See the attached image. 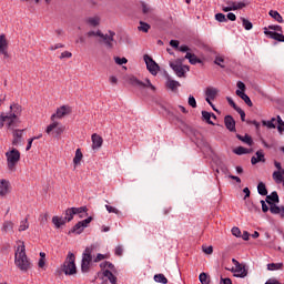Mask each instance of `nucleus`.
<instances>
[{
	"instance_id": "1",
	"label": "nucleus",
	"mask_w": 284,
	"mask_h": 284,
	"mask_svg": "<svg viewBox=\"0 0 284 284\" xmlns=\"http://www.w3.org/2000/svg\"><path fill=\"white\" fill-rule=\"evenodd\" d=\"M11 112L8 114L0 115V128H3V124L7 123L8 130H14V128H19V116H21L22 108L20 104L13 103L10 105Z\"/></svg>"
},
{
	"instance_id": "2",
	"label": "nucleus",
	"mask_w": 284,
	"mask_h": 284,
	"mask_svg": "<svg viewBox=\"0 0 284 284\" xmlns=\"http://www.w3.org/2000/svg\"><path fill=\"white\" fill-rule=\"evenodd\" d=\"M14 265L20 270V272H28V270H32V263H30V258L26 254V244L20 242L14 253Z\"/></svg>"
},
{
	"instance_id": "3",
	"label": "nucleus",
	"mask_w": 284,
	"mask_h": 284,
	"mask_svg": "<svg viewBox=\"0 0 284 284\" xmlns=\"http://www.w3.org/2000/svg\"><path fill=\"white\" fill-rule=\"evenodd\" d=\"M61 272H63L65 276H74V274H77V256H74V253H68L63 264L61 265Z\"/></svg>"
},
{
	"instance_id": "4",
	"label": "nucleus",
	"mask_w": 284,
	"mask_h": 284,
	"mask_svg": "<svg viewBox=\"0 0 284 284\" xmlns=\"http://www.w3.org/2000/svg\"><path fill=\"white\" fill-rule=\"evenodd\" d=\"M94 252V245L88 246L82 253L81 272L88 274L90 272V265H92V253Z\"/></svg>"
},
{
	"instance_id": "5",
	"label": "nucleus",
	"mask_w": 284,
	"mask_h": 284,
	"mask_svg": "<svg viewBox=\"0 0 284 284\" xmlns=\"http://www.w3.org/2000/svg\"><path fill=\"white\" fill-rule=\"evenodd\" d=\"M146 70L152 74L153 77H156L159 74V70H161V67H159V63L152 59L149 54L143 55Z\"/></svg>"
},
{
	"instance_id": "6",
	"label": "nucleus",
	"mask_w": 284,
	"mask_h": 284,
	"mask_svg": "<svg viewBox=\"0 0 284 284\" xmlns=\"http://www.w3.org/2000/svg\"><path fill=\"white\" fill-rule=\"evenodd\" d=\"M92 216L87 217L85 220H82L80 222H78L69 232V234H83V230H85V227H88V225H90V223H92Z\"/></svg>"
},
{
	"instance_id": "7",
	"label": "nucleus",
	"mask_w": 284,
	"mask_h": 284,
	"mask_svg": "<svg viewBox=\"0 0 284 284\" xmlns=\"http://www.w3.org/2000/svg\"><path fill=\"white\" fill-rule=\"evenodd\" d=\"M6 156L9 168H14V165H17V163H19L21 159V153L19 152V150L12 149L11 151L6 153Z\"/></svg>"
},
{
	"instance_id": "8",
	"label": "nucleus",
	"mask_w": 284,
	"mask_h": 284,
	"mask_svg": "<svg viewBox=\"0 0 284 284\" xmlns=\"http://www.w3.org/2000/svg\"><path fill=\"white\" fill-rule=\"evenodd\" d=\"M130 83L131 85H135L136 88H150L152 92H156V87L152 84L150 79H145V82L139 80L136 77H131L130 78Z\"/></svg>"
},
{
	"instance_id": "9",
	"label": "nucleus",
	"mask_w": 284,
	"mask_h": 284,
	"mask_svg": "<svg viewBox=\"0 0 284 284\" xmlns=\"http://www.w3.org/2000/svg\"><path fill=\"white\" fill-rule=\"evenodd\" d=\"M170 68L175 72L176 77L182 79V77H185V72H190L189 65H182L181 62H171Z\"/></svg>"
},
{
	"instance_id": "10",
	"label": "nucleus",
	"mask_w": 284,
	"mask_h": 284,
	"mask_svg": "<svg viewBox=\"0 0 284 284\" xmlns=\"http://www.w3.org/2000/svg\"><path fill=\"white\" fill-rule=\"evenodd\" d=\"M45 132L49 135L53 134V136H61L63 126H59V122H53L47 126Z\"/></svg>"
},
{
	"instance_id": "11",
	"label": "nucleus",
	"mask_w": 284,
	"mask_h": 284,
	"mask_svg": "<svg viewBox=\"0 0 284 284\" xmlns=\"http://www.w3.org/2000/svg\"><path fill=\"white\" fill-rule=\"evenodd\" d=\"M263 30H264V34L266 37H268V39H273L274 41L284 43V34L283 33H278L276 31H270V30H267V27H265Z\"/></svg>"
},
{
	"instance_id": "12",
	"label": "nucleus",
	"mask_w": 284,
	"mask_h": 284,
	"mask_svg": "<svg viewBox=\"0 0 284 284\" xmlns=\"http://www.w3.org/2000/svg\"><path fill=\"white\" fill-rule=\"evenodd\" d=\"M10 194V181L0 179V199H4Z\"/></svg>"
},
{
	"instance_id": "13",
	"label": "nucleus",
	"mask_w": 284,
	"mask_h": 284,
	"mask_svg": "<svg viewBox=\"0 0 284 284\" xmlns=\"http://www.w3.org/2000/svg\"><path fill=\"white\" fill-rule=\"evenodd\" d=\"M70 112H72V110L70 109V106H65V105H62L61 108H59L57 110L55 113H53L51 115V121H54V119H63V116H65L67 114H70Z\"/></svg>"
},
{
	"instance_id": "14",
	"label": "nucleus",
	"mask_w": 284,
	"mask_h": 284,
	"mask_svg": "<svg viewBox=\"0 0 284 284\" xmlns=\"http://www.w3.org/2000/svg\"><path fill=\"white\" fill-rule=\"evenodd\" d=\"M232 272L235 278H245V276H247V268H245L243 264H239L235 268H232Z\"/></svg>"
},
{
	"instance_id": "15",
	"label": "nucleus",
	"mask_w": 284,
	"mask_h": 284,
	"mask_svg": "<svg viewBox=\"0 0 284 284\" xmlns=\"http://www.w3.org/2000/svg\"><path fill=\"white\" fill-rule=\"evenodd\" d=\"M224 124H225L226 130H229V132L236 131V121L234 120V118L232 115H226L224 118Z\"/></svg>"
},
{
	"instance_id": "16",
	"label": "nucleus",
	"mask_w": 284,
	"mask_h": 284,
	"mask_svg": "<svg viewBox=\"0 0 284 284\" xmlns=\"http://www.w3.org/2000/svg\"><path fill=\"white\" fill-rule=\"evenodd\" d=\"M115 34L116 33L114 31H109V34H104V37H102L105 47L109 48L110 50L114 48V44H112V42L114 41Z\"/></svg>"
},
{
	"instance_id": "17",
	"label": "nucleus",
	"mask_w": 284,
	"mask_h": 284,
	"mask_svg": "<svg viewBox=\"0 0 284 284\" xmlns=\"http://www.w3.org/2000/svg\"><path fill=\"white\" fill-rule=\"evenodd\" d=\"M91 141H92V149L93 150H99V148H101V145H103V138H101V135L93 133L91 135Z\"/></svg>"
},
{
	"instance_id": "18",
	"label": "nucleus",
	"mask_w": 284,
	"mask_h": 284,
	"mask_svg": "<svg viewBox=\"0 0 284 284\" xmlns=\"http://www.w3.org/2000/svg\"><path fill=\"white\" fill-rule=\"evenodd\" d=\"M256 156H252L251 163L252 165H256V163H265V153L263 150L256 151Z\"/></svg>"
},
{
	"instance_id": "19",
	"label": "nucleus",
	"mask_w": 284,
	"mask_h": 284,
	"mask_svg": "<svg viewBox=\"0 0 284 284\" xmlns=\"http://www.w3.org/2000/svg\"><path fill=\"white\" fill-rule=\"evenodd\" d=\"M266 203L267 205L272 206L276 203L281 202V199L278 197V193L276 191H273L270 195H266Z\"/></svg>"
},
{
	"instance_id": "20",
	"label": "nucleus",
	"mask_w": 284,
	"mask_h": 284,
	"mask_svg": "<svg viewBox=\"0 0 284 284\" xmlns=\"http://www.w3.org/2000/svg\"><path fill=\"white\" fill-rule=\"evenodd\" d=\"M235 94L237 97H240V99H242V101H244V103H246V105H248V108H252L254 105V103H252V99H250V95L246 94L245 92H243L241 90H236Z\"/></svg>"
},
{
	"instance_id": "21",
	"label": "nucleus",
	"mask_w": 284,
	"mask_h": 284,
	"mask_svg": "<svg viewBox=\"0 0 284 284\" xmlns=\"http://www.w3.org/2000/svg\"><path fill=\"white\" fill-rule=\"evenodd\" d=\"M0 53L8 57V40H6V36H0Z\"/></svg>"
},
{
	"instance_id": "22",
	"label": "nucleus",
	"mask_w": 284,
	"mask_h": 284,
	"mask_svg": "<svg viewBox=\"0 0 284 284\" xmlns=\"http://www.w3.org/2000/svg\"><path fill=\"white\" fill-rule=\"evenodd\" d=\"M184 59H187L189 63H191V65H196V63H203V61L201 59H199V57H196V54L191 53V52H186Z\"/></svg>"
},
{
	"instance_id": "23",
	"label": "nucleus",
	"mask_w": 284,
	"mask_h": 284,
	"mask_svg": "<svg viewBox=\"0 0 284 284\" xmlns=\"http://www.w3.org/2000/svg\"><path fill=\"white\" fill-rule=\"evenodd\" d=\"M271 214H280L281 219H284V206H278L276 204H271L270 206Z\"/></svg>"
},
{
	"instance_id": "24",
	"label": "nucleus",
	"mask_w": 284,
	"mask_h": 284,
	"mask_svg": "<svg viewBox=\"0 0 284 284\" xmlns=\"http://www.w3.org/2000/svg\"><path fill=\"white\" fill-rule=\"evenodd\" d=\"M21 139H23V130H13L12 145H19V143H21Z\"/></svg>"
},
{
	"instance_id": "25",
	"label": "nucleus",
	"mask_w": 284,
	"mask_h": 284,
	"mask_svg": "<svg viewBox=\"0 0 284 284\" xmlns=\"http://www.w3.org/2000/svg\"><path fill=\"white\" fill-rule=\"evenodd\" d=\"M236 139H239V141H242V143H245L246 145H254V140H252V136H250V134H245V135H241V134H236Z\"/></svg>"
},
{
	"instance_id": "26",
	"label": "nucleus",
	"mask_w": 284,
	"mask_h": 284,
	"mask_svg": "<svg viewBox=\"0 0 284 284\" xmlns=\"http://www.w3.org/2000/svg\"><path fill=\"white\" fill-rule=\"evenodd\" d=\"M205 94L206 99L214 101V99H216V94H219V90H216V88L209 87L206 88Z\"/></svg>"
},
{
	"instance_id": "27",
	"label": "nucleus",
	"mask_w": 284,
	"mask_h": 284,
	"mask_svg": "<svg viewBox=\"0 0 284 284\" xmlns=\"http://www.w3.org/2000/svg\"><path fill=\"white\" fill-rule=\"evenodd\" d=\"M85 23H88V26H91V28H97V26H99L101 23V18L89 17L85 19Z\"/></svg>"
},
{
	"instance_id": "28",
	"label": "nucleus",
	"mask_w": 284,
	"mask_h": 284,
	"mask_svg": "<svg viewBox=\"0 0 284 284\" xmlns=\"http://www.w3.org/2000/svg\"><path fill=\"white\" fill-rule=\"evenodd\" d=\"M102 274L110 281L111 284H116V277L110 270H104Z\"/></svg>"
},
{
	"instance_id": "29",
	"label": "nucleus",
	"mask_w": 284,
	"mask_h": 284,
	"mask_svg": "<svg viewBox=\"0 0 284 284\" xmlns=\"http://www.w3.org/2000/svg\"><path fill=\"white\" fill-rule=\"evenodd\" d=\"M83 159V153L81 152V149L75 150V155L73 158V164L81 165V160Z\"/></svg>"
},
{
	"instance_id": "30",
	"label": "nucleus",
	"mask_w": 284,
	"mask_h": 284,
	"mask_svg": "<svg viewBox=\"0 0 284 284\" xmlns=\"http://www.w3.org/2000/svg\"><path fill=\"white\" fill-rule=\"evenodd\" d=\"M52 223H53V225H55L57 230H59V227H61V225H65V220H64V217H59L55 215L52 217Z\"/></svg>"
},
{
	"instance_id": "31",
	"label": "nucleus",
	"mask_w": 284,
	"mask_h": 284,
	"mask_svg": "<svg viewBox=\"0 0 284 284\" xmlns=\"http://www.w3.org/2000/svg\"><path fill=\"white\" fill-rule=\"evenodd\" d=\"M270 17H272V19H275L277 21V23H283V16H281V13H278V11L276 10H271L268 12Z\"/></svg>"
},
{
	"instance_id": "32",
	"label": "nucleus",
	"mask_w": 284,
	"mask_h": 284,
	"mask_svg": "<svg viewBox=\"0 0 284 284\" xmlns=\"http://www.w3.org/2000/svg\"><path fill=\"white\" fill-rule=\"evenodd\" d=\"M166 87L170 90H172V92H174V90H176V88H181V82L169 79L168 82H166Z\"/></svg>"
},
{
	"instance_id": "33",
	"label": "nucleus",
	"mask_w": 284,
	"mask_h": 284,
	"mask_svg": "<svg viewBox=\"0 0 284 284\" xmlns=\"http://www.w3.org/2000/svg\"><path fill=\"white\" fill-rule=\"evenodd\" d=\"M257 192L261 196H267V186H265V183L260 182L257 184Z\"/></svg>"
},
{
	"instance_id": "34",
	"label": "nucleus",
	"mask_w": 284,
	"mask_h": 284,
	"mask_svg": "<svg viewBox=\"0 0 284 284\" xmlns=\"http://www.w3.org/2000/svg\"><path fill=\"white\" fill-rule=\"evenodd\" d=\"M202 119L203 121H206L209 125H214V122L212 121V113L207 111H202Z\"/></svg>"
},
{
	"instance_id": "35",
	"label": "nucleus",
	"mask_w": 284,
	"mask_h": 284,
	"mask_svg": "<svg viewBox=\"0 0 284 284\" xmlns=\"http://www.w3.org/2000/svg\"><path fill=\"white\" fill-rule=\"evenodd\" d=\"M74 211L72 207L70 209H67L65 210V216H64V220H65V223H70V221H72V219H74Z\"/></svg>"
},
{
	"instance_id": "36",
	"label": "nucleus",
	"mask_w": 284,
	"mask_h": 284,
	"mask_svg": "<svg viewBox=\"0 0 284 284\" xmlns=\"http://www.w3.org/2000/svg\"><path fill=\"white\" fill-rule=\"evenodd\" d=\"M14 227V224L10 221H6L2 225V232L8 234V232H12V229Z\"/></svg>"
},
{
	"instance_id": "37",
	"label": "nucleus",
	"mask_w": 284,
	"mask_h": 284,
	"mask_svg": "<svg viewBox=\"0 0 284 284\" xmlns=\"http://www.w3.org/2000/svg\"><path fill=\"white\" fill-rule=\"evenodd\" d=\"M234 154H237V156H242V154H250V149H245L244 146H237L233 150Z\"/></svg>"
},
{
	"instance_id": "38",
	"label": "nucleus",
	"mask_w": 284,
	"mask_h": 284,
	"mask_svg": "<svg viewBox=\"0 0 284 284\" xmlns=\"http://www.w3.org/2000/svg\"><path fill=\"white\" fill-rule=\"evenodd\" d=\"M154 281L155 283L168 284V277H165V275L161 273L154 275Z\"/></svg>"
},
{
	"instance_id": "39",
	"label": "nucleus",
	"mask_w": 284,
	"mask_h": 284,
	"mask_svg": "<svg viewBox=\"0 0 284 284\" xmlns=\"http://www.w3.org/2000/svg\"><path fill=\"white\" fill-rule=\"evenodd\" d=\"M283 267V263H270L267 264V270L270 272H276V270H281Z\"/></svg>"
},
{
	"instance_id": "40",
	"label": "nucleus",
	"mask_w": 284,
	"mask_h": 284,
	"mask_svg": "<svg viewBox=\"0 0 284 284\" xmlns=\"http://www.w3.org/2000/svg\"><path fill=\"white\" fill-rule=\"evenodd\" d=\"M273 180L275 181V183H283V173H281V171H274Z\"/></svg>"
},
{
	"instance_id": "41",
	"label": "nucleus",
	"mask_w": 284,
	"mask_h": 284,
	"mask_svg": "<svg viewBox=\"0 0 284 284\" xmlns=\"http://www.w3.org/2000/svg\"><path fill=\"white\" fill-rule=\"evenodd\" d=\"M242 20V26L244 29L246 30H252V28H254V24H252V22L245 18H241Z\"/></svg>"
},
{
	"instance_id": "42",
	"label": "nucleus",
	"mask_w": 284,
	"mask_h": 284,
	"mask_svg": "<svg viewBox=\"0 0 284 284\" xmlns=\"http://www.w3.org/2000/svg\"><path fill=\"white\" fill-rule=\"evenodd\" d=\"M30 227V223H28V219H24L20 222L19 232H26Z\"/></svg>"
},
{
	"instance_id": "43",
	"label": "nucleus",
	"mask_w": 284,
	"mask_h": 284,
	"mask_svg": "<svg viewBox=\"0 0 284 284\" xmlns=\"http://www.w3.org/2000/svg\"><path fill=\"white\" fill-rule=\"evenodd\" d=\"M138 30H140V32H150V24L140 21V27H138Z\"/></svg>"
},
{
	"instance_id": "44",
	"label": "nucleus",
	"mask_w": 284,
	"mask_h": 284,
	"mask_svg": "<svg viewBox=\"0 0 284 284\" xmlns=\"http://www.w3.org/2000/svg\"><path fill=\"white\" fill-rule=\"evenodd\" d=\"M247 4L245 2H234L233 8L226 10H243Z\"/></svg>"
},
{
	"instance_id": "45",
	"label": "nucleus",
	"mask_w": 284,
	"mask_h": 284,
	"mask_svg": "<svg viewBox=\"0 0 284 284\" xmlns=\"http://www.w3.org/2000/svg\"><path fill=\"white\" fill-rule=\"evenodd\" d=\"M199 278H200V283L210 284V276H207L206 273H201Z\"/></svg>"
},
{
	"instance_id": "46",
	"label": "nucleus",
	"mask_w": 284,
	"mask_h": 284,
	"mask_svg": "<svg viewBox=\"0 0 284 284\" xmlns=\"http://www.w3.org/2000/svg\"><path fill=\"white\" fill-rule=\"evenodd\" d=\"M267 30H273V32H283V27L278 26V24H270L268 27H266Z\"/></svg>"
},
{
	"instance_id": "47",
	"label": "nucleus",
	"mask_w": 284,
	"mask_h": 284,
	"mask_svg": "<svg viewBox=\"0 0 284 284\" xmlns=\"http://www.w3.org/2000/svg\"><path fill=\"white\" fill-rule=\"evenodd\" d=\"M214 63L215 65H219L220 68H225V59H223V57H215V60H214Z\"/></svg>"
},
{
	"instance_id": "48",
	"label": "nucleus",
	"mask_w": 284,
	"mask_h": 284,
	"mask_svg": "<svg viewBox=\"0 0 284 284\" xmlns=\"http://www.w3.org/2000/svg\"><path fill=\"white\" fill-rule=\"evenodd\" d=\"M100 267H101V270H105L106 267H108V270H114V264L105 261L100 264Z\"/></svg>"
},
{
	"instance_id": "49",
	"label": "nucleus",
	"mask_w": 284,
	"mask_h": 284,
	"mask_svg": "<svg viewBox=\"0 0 284 284\" xmlns=\"http://www.w3.org/2000/svg\"><path fill=\"white\" fill-rule=\"evenodd\" d=\"M215 19L219 21V23H227V18L223 13H216Z\"/></svg>"
},
{
	"instance_id": "50",
	"label": "nucleus",
	"mask_w": 284,
	"mask_h": 284,
	"mask_svg": "<svg viewBox=\"0 0 284 284\" xmlns=\"http://www.w3.org/2000/svg\"><path fill=\"white\" fill-rule=\"evenodd\" d=\"M226 101H227L229 105H231V108H233V110H235V112L241 109V106L236 105V102H234V100H232V98L227 97Z\"/></svg>"
},
{
	"instance_id": "51",
	"label": "nucleus",
	"mask_w": 284,
	"mask_h": 284,
	"mask_svg": "<svg viewBox=\"0 0 284 284\" xmlns=\"http://www.w3.org/2000/svg\"><path fill=\"white\" fill-rule=\"evenodd\" d=\"M74 214H83L84 212H88V206H80V207H72Z\"/></svg>"
},
{
	"instance_id": "52",
	"label": "nucleus",
	"mask_w": 284,
	"mask_h": 284,
	"mask_svg": "<svg viewBox=\"0 0 284 284\" xmlns=\"http://www.w3.org/2000/svg\"><path fill=\"white\" fill-rule=\"evenodd\" d=\"M276 121L275 118H272L271 121H263V125H266V128L274 129L276 128V124L274 123Z\"/></svg>"
},
{
	"instance_id": "53",
	"label": "nucleus",
	"mask_w": 284,
	"mask_h": 284,
	"mask_svg": "<svg viewBox=\"0 0 284 284\" xmlns=\"http://www.w3.org/2000/svg\"><path fill=\"white\" fill-rule=\"evenodd\" d=\"M105 210L109 212V214H120L119 210L114 206L105 205Z\"/></svg>"
},
{
	"instance_id": "54",
	"label": "nucleus",
	"mask_w": 284,
	"mask_h": 284,
	"mask_svg": "<svg viewBox=\"0 0 284 284\" xmlns=\"http://www.w3.org/2000/svg\"><path fill=\"white\" fill-rule=\"evenodd\" d=\"M114 61L118 65H125L128 63V60L125 58L115 57Z\"/></svg>"
},
{
	"instance_id": "55",
	"label": "nucleus",
	"mask_w": 284,
	"mask_h": 284,
	"mask_svg": "<svg viewBox=\"0 0 284 284\" xmlns=\"http://www.w3.org/2000/svg\"><path fill=\"white\" fill-rule=\"evenodd\" d=\"M226 6L227 7H222L223 12H232V10H230V8H234V1H227Z\"/></svg>"
},
{
	"instance_id": "56",
	"label": "nucleus",
	"mask_w": 284,
	"mask_h": 284,
	"mask_svg": "<svg viewBox=\"0 0 284 284\" xmlns=\"http://www.w3.org/2000/svg\"><path fill=\"white\" fill-rule=\"evenodd\" d=\"M277 123H278V126H277L278 132H284V122H283V119L280 118V115H277Z\"/></svg>"
},
{
	"instance_id": "57",
	"label": "nucleus",
	"mask_w": 284,
	"mask_h": 284,
	"mask_svg": "<svg viewBox=\"0 0 284 284\" xmlns=\"http://www.w3.org/2000/svg\"><path fill=\"white\" fill-rule=\"evenodd\" d=\"M233 236H236V239H241V229L234 226L232 230H231Z\"/></svg>"
},
{
	"instance_id": "58",
	"label": "nucleus",
	"mask_w": 284,
	"mask_h": 284,
	"mask_svg": "<svg viewBox=\"0 0 284 284\" xmlns=\"http://www.w3.org/2000/svg\"><path fill=\"white\" fill-rule=\"evenodd\" d=\"M189 105L191 108H196V99L194 98V95H189Z\"/></svg>"
},
{
	"instance_id": "59",
	"label": "nucleus",
	"mask_w": 284,
	"mask_h": 284,
	"mask_svg": "<svg viewBox=\"0 0 284 284\" xmlns=\"http://www.w3.org/2000/svg\"><path fill=\"white\" fill-rule=\"evenodd\" d=\"M60 59H72V52L63 51L60 55Z\"/></svg>"
},
{
	"instance_id": "60",
	"label": "nucleus",
	"mask_w": 284,
	"mask_h": 284,
	"mask_svg": "<svg viewBox=\"0 0 284 284\" xmlns=\"http://www.w3.org/2000/svg\"><path fill=\"white\" fill-rule=\"evenodd\" d=\"M115 256H123V246L118 245L114 252Z\"/></svg>"
},
{
	"instance_id": "61",
	"label": "nucleus",
	"mask_w": 284,
	"mask_h": 284,
	"mask_svg": "<svg viewBox=\"0 0 284 284\" xmlns=\"http://www.w3.org/2000/svg\"><path fill=\"white\" fill-rule=\"evenodd\" d=\"M104 258H108V256L99 253L95 258L93 260L94 263H100V261H104Z\"/></svg>"
},
{
	"instance_id": "62",
	"label": "nucleus",
	"mask_w": 284,
	"mask_h": 284,
	"mask_svg": "<svg viewBox=\"0 0 284 284\" xmlns=\"http://www.w3.org/2000/svg\"><path fill=\"white\" fill-rule=\"evenodd\" d=\"M236 85H237L240 92H245L246 88H245V83H243V81H237Z\"/></svg>"
},
{
	"instance_id": "63",
	"label": "nucleus",
	"mask_w": 284,
	"mask_h": 284,
	"mask_svg": "<svg viewBox=\"0 0 284 284\" xmlns=\"http://www.w3.org/2000/svg\"><path fill=\"white\" fill-rule=\"evenodd\" d=\"M220 284H232V280L230 277H221Z\"/></svg>"
},
{
	"instance_id": "64",
	"label": "nucleus",
	"mask_w": 284,
	"mask_h": 284,
	"mask_svg": "<svg viewBox=\"0 0 284 284\" xmlns=\"http://www.w3.org/2000/svg\"><path fill=\"white\" fill-rule=\"evenodd\" d=\"M226 19H229V21H236V14L229 12Z\"/></svg>"
}]
</instances>
